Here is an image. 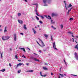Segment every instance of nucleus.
<instances>
[{
  "mask_svg": "<svg viewBox=\"0 0 78 78\" xmlns=\"http://www.w3.org/2000/svg\"><path fill=\"white\" fill-rule=\"evenodd\" d=\"M9 38H10L9 37L3 36L2 37V40H3V41H7V40L9 39Z\"/></svg>",
  "mask_w": 78,
  "mask_h": 78,
  "instance_id": "nucleus-1",
  "label": "nucleus"
},
{
  "mask_svg": "<svg viewBox=\"0 0 78 78\" xmlns=\"http://www.w3.org/2000/svg\"><path fill=\"white\" fill-rule=\"evenodd\" d=\"M39 42H41V44H42V45H40V46L42 48H43V47H44L45 46V44L44 43V42H43V41H42L41 39H39Z\"/></svg>",
  "mask_w": 78,
  "mask_h": 78,
  "instance_id": "nucleus-2",
  "label": "nucleus"
},
{
  "mask_svg": "<svg viewBox=\"0 0 78 78\" xmlns=\"http://www.w3.org/2000/svg\"><path fill=\"white\" fill-rule=\"evenodd\" d=\"M50 0H43V2L44 3V6H48V5H47V2H48V1H50Z\"/></svg>",
  "mask_w": 78,
  "mask_h": 78,
  "instance_id": "nucleus-3",
  "label": "nucleus"
},
{
  "mask_svg": "<svg viewBox=\"0 0 78 78\" xmlns=\"http://www.w3.org/2000/svg\"><path fill=\"white\" fill-rule=\"evenodd\" d=\"M30 58L32 59H33L34 61H38V62H40L39 60L37 59L36 58L34 57H31Z\"/></svg>",
  "mask_w": 78,
  "mask_h": 78,
  "instance_id": "nucleus-4",
  "label": "nucleus"
},
{
  "mask_svg": "<svg viewBox=\"0 0 78 78\" xmlns=\"http://www.w3.org/2000/svg\"><path fill=\"white\" fill-rule=\"evenodd\" d=\"M75 57L76 58V59L78 61V54L77 53L75 52L74 54Z\"/></svg>",
  "mask_w": 78,
  "mask_h": 78,
  "instance_id": "nucleus-5",
  "label": "nucleus"
},
{
  "mask_svg": "<svg viewBox=\"0 0 78 78\" xmlns=\"http://www.w3.org/2000/svg\"><path fill=\"white\" fill-rule=\"evenodd\" d=\"M22 65H23L24 66V64H23L22 63H20L19 64H17L16 66V67H18L19 66H22Z\"/></svg>",
  "mask_w": 78,
  "mask_h": 78,
  "instance_id": "nucleus-6",
  "label": "nucleus"
},
{
  "mask_svg": "<svg viewBox=\"0 0 78 78\" xmlns=\"http://www.w3.org/2000/svg\"><path fill=\"white\" fill-rule=\"evenodd\" d=\"M53 48L55 49H56V50H58L57 48H56V45L55 44V42H54L53 43Z\"/></svg>",
  "mask_w": 78,
  "mask_h": 78,
  "instance_id": "nucleus-7",
  "label": "nucleus"
},
{
  "mask_svg": "<svg viewBox=\"0 0 78 78\" xmlns=\"http://www.w3.org/2000/svg\"><path fill=\"white\" fill-rule=\"evenodd\" d=\"M14 40L16 42L17 40L16 36V34H14Z\"/></svg>",
  "mask_w": 78,
  "mask_h": 78,
  "instance_id": "nucleus-8",
  "label": "nucleus"
},
{
  "mask_svg": "<svg viewBox=\"0 0 78 78\" xmlns=\"http://www.w3.org/2000/svg\"><path fill=\"white\" fill-rule=\"evenodd\" d=\"M18 22L20 24H22L23 23V21L21 20H18Z\"/></svg>",
  "mask_w": 78,
  "mask_h": 78,
  "instance_id": "nucleus-9",
  "label": "nucleus"
},
{
  "mask_svg": "<svg viewBox=\"0 0 78 78\" xmlns=\"http://www.w3.org/2000/svg\"><path fill=\"white\" fill-rule=\"evenodd\" d=\"M20 49H21V50H23V51H24V52H25L26 51H25V49L24 48H20Z\"/></svg>",
  "mask_w": 78,
  "mask_h": 78,
  "instance_id": "nucleus-10",
  "label": "nucleus"
},
{
  "mask_svg": "<svg viewBox=\"0 0 78 78\" xmlns=\"http://www.w3.org/2000/svg\"><path fill=\"white\" fill-rule=\"evenodd\" d=\"M23 28L25 30H27V28L26 26V25H24L23 26Z\"/></svg>",
  "mask_w": 78,
  "mask_h": 78,
  "instance_id": "nucleus-11",
  "label": "nucleus"
},
{
  "mask_svg": "<svg viewBox=\"0 0 78 78\" xmlns=\"http://www.w3.org/2000/svg\"><path fill=\"white\" fill-rule=\"evenodd\" d=\"M7 28L6 27H5L4 33H6L7 32V30H6Z\"/></svg>",
  "mask_w": 78,
  "mask_h": 78,
  "instance_id": "nucleus-12",
  "label": "nucleus"
},
{
  "mask_svg": "<svg viewBox=\"0 0 78 78\" xmlns=\"http://www.w3.org/2000/svg\"><path fill=\"white\" fill-rule=\"evenodd\" d=\"M48 35L47 34H44V37H46V39H47V38L48 37Z\"/></svg>",
  "mask_w": 78,
  "mask_h": 78,
  "instance_id": "nucleus-13",
  "label": "nucleus"
},
{
  "mask_svg": "<svg viewBox=\"0 0 78 78\" xmlns=\"http://www.w3.org/2000/svg\"><path fill=\"white\" fill-rule=\"evenodd\" d=\"M43 68L44 70H48V69H47V68L45 67H43Z\"/></svg>",
  "mask_w": 78,
  "mask_h": 78,
  "instance_id": "nucleus-14",
  "label": "nucleus"
},
{
  "mask_svg": "<svg viewBox=\"0 0 78 78\" xmlns=\"http://www.w3.org/2000/svg\"><path fill=\"white\" fill-rule=\"evenodd\" d=\"M72 6V5H71V4H69V5L67 6V8H70V7H71Z\"/></svg>",
  "mask_w": 78,
  "mask_h": 78,
  "instance_id": "nucleus-15",
  "label": "nucleus"
},
{
  "mask_svg": "<svg viewBox=\"0 0 78 78\" xmlns=\"http://www.w3.org/2000/svg\"><path fill=\"white\" fill-rule=\"evenodd\" d=\"M56 16V14L54 13H52V16Z\"/></svg>",
  "mask_w": 78,
  "mask_h": 78,
  "instance_id": "nucleus-16",
  "label": "nucleus"
},
{
  "mask_svg": "<svg viewBox=\"0 0 78 78\" xmlns=\"http://www.w3.org/2000/svg\"><path fill=\"white\" fill-rule=\"evenodd\" d=\"M78 44H77L75 47V48H76L77 50H78Z\"/></svg>",
  "mask_w": 78,
  "mask_h": 78,
  "instance_id": "nucleus-17",
  "label": "nucleus"
},
{
  "mask_svg": "<svg viewBox=\"0 0 78 78\" xmlns=\"http://www.w3.org/2000/svg\"><path fill=\"white\" fill-rule=\"evenodd\" d=\"M1 72H4L5 71V69H3L1 70H0Z\"/></svg>",
  "mask_w": 78,
  "mask_h": 78,
  "instance_id": "nucleus-18",
  "label": "nucleus"
},
{
  "mask_svg": "<svg viewBox=\"0 0 78 78\" xmlns=\"http://www.w3.org/2000/svg\"><path fill=\"white\" fill-rule=\"evenodd\" d=\"M48 19H51V17L50 16L48 15Z\"/></svg>",
  "mask_w": 78,
  "mask_h": 78,
  "instance_id": "nucleus-19",
  "label": "nucleus"
},
{
  "mask_svg": "<svg viewBox=\"0 0 78 78\" xmlns=\"http://www.w3.org/2000/svg\"><path fill=\"white\" fill-rule=\"evenodd\" d=\"M60 27H61V29H62V28H63V25L62 24L60 25Z\"/></svg>",
  "mask_w": 78,
  "mask_h": 78,
  "instance_id": "nucleus-20",
  "label": "nucleus"
},
{
  "mask_svg": "<svg viewBox=\"0 0 78 78\" xmlns=\"http://www.w3.org/2000/svg\"><path fill=\"white\" fill-rule=\"evenodd\" d=\"M20 16H21V13H18V16L19 17H20Z\"/></svg>",
  "mask_w": 78,
  "mask_h": 78,
  "instance_id": "nucleus-21",
  "label": "nucleus"
},
{
  "mask_svg": "<svg viewBox=\"0 0 78 78\" xmlns=\"http://www.w3.org/2000/svg\"><path fill=\"white\" fill-rule=\"evenodd\" d=\"M35 17H36L37 20H39V18H38L37 16H36Z\"/></svg>",
  "mask_w": 78,
  "mask_h": 78,
  "instance_id": "nucleus-22",
  "label": "nucleus"
},
{
  "mask_svg": "<svg viewBox=\"0 0 78 78\" xmlns=\"http://www.w3.org/2000/svg\"><path fill=\"white\" fill-rule=\"evenodd\" d=\"M40 17L41 18H42V19H44V16H40Z\"/></svg>",
  "mask_w": 78,
  "mask_h": 78,
  "instance_id": "nucleus-23",
  "label": "nucleus"
},
{
  "mask_svg": "<svg viewBox=\"0 0 78 78\" xmlns=\"http://www.w3.org/2000/svg\"><path fill=\"white\" fill-rule=\"evenodd\" d=\"M60 75H61L62 77H64V75H63V74H60Z\"/></svg>",
  "mask_w": 78,
  "mask_h": 78,
  "instance_id": "nucleus-24",
  "label": "nucleus"
},
{
  "mask_svg": "<svg viewBox=\"0 0 78 78\" xmlns=\"http://www.w3.org/2000/svg\"><path fill=\"white\" fill-rule=\"evenodd\" d=\"M64 62L65 64L66 65V66H67V63L66 62V61H65V60H64Z\"/></svg>",
  "mask_w": 78,
  "mask_h": 78,
  "instance_id": "nucleus-25",
  "label": "nucleus"
},
{
  "mask_svg": "<svg viewBox=\"0 0 78 78\" xmlns=\"http://www.w3.org/2000/svg\"><path fill=\"white\" fill-rule=\"evenodd\" d=\"M3 55V53H2L1 54V58H3V56L2 55Z\"/></svg>",
  "mask_w": 78,
  "mask_h": 78,
  "instance_id": "nucleus-26",
  "label": "nucleus"
},
{
  "mask_svg": "<svg viewBox=\"0 0 78 78\" xmlns=\"http://www.w3.org/2000/svg\"><path fill=\"white\" fill-rule=\"evenodd\" d=\"M68 33L69 34H73V33H72L71 32H68Z\"/></svg>",
  "mask_w": 78,
  "mask_h": 78,
  "instance_id": "nucleus-27",
  "label": "nucleus"
},
{
  "mask_svg": "<svg viewBox=\"0 0 78 78\" xmlns=\"http://www.w3.org/2000/svg\"><path fill=\"white\" fill-rule=\"evenodd\" d=\"M37 4H38L37 3H36L35 4H32L33 5H37Z\"/></svg>",
  "mask_w": 78,
  "mask_h": 78,
  "instance_id": "nucleus-28",
  "label": "nucleus"
},
{
  "mask_svg": "<svg viewBox=\"0 0 78 78\" xmlns=\"http://www.w3.org/2000/svg\"><path fill=\"white\" fill-rule=\"evenodd\" d=\"M33 32H34V34H36V33H37V32H36V30H34V31H33Z\"/></svg>",
  "mask_w": 78,
  "mask_h": 78,
  "instance_id": "nucleus-29",
  "label": "nucleus"
},
{
  "mask_svg": "<svg viewBox=\"0 0 78 78\" xmlns=\"http://www.w3.org/2000/svg\"><path fill=\"white\" fill-rule=\"evenodd\" d=\"M20 72H21V71L20 70H19L18 71V73H20Z\"/></svg>",
  "mask_w": 78,
  "mask_h": 78,
  "instance_id": "nucleus-30",
  "label": "nucleus"
},
{
  "mask_svg": "<svg viewBox=\"0 0 78 78\" xmlns=\"http://www.w3.org/2000/svg\"><path fill=\"white\" fill-rule=\"evenodd\" d=\"M72 9V8H71L70 9H69L68 10V12H70V11H71V10Z\"/></svg>",
  "mask_w": 78,
  "mask_h": 78,
  "instance_id": "nucleus-31",
  "label": "nucleus"
},
{
  "mask_svg": "<svg viewBox=\"0 0 78 78\" xmlns=\"http://www.w3.org/2000/svg\"><path fill=\"white\" fill-rule=\"evenodd\" d=\"M39 22L40 23H41V24H42V23H42V21H41V20H40V21H39Z\"/></svg>",
  "mask_w": 78,
  "mask_h": 78,
  "instance_id": "nucleus-32",
  "label": "nucleus"
},
{
  "mask_svg": "<svg viewBox=\"0 0 78 78\" xmlns=\"http://www.w3.org/2000/svg\"><path fill=\"white\" fill-rule=\"evenodd\" d=\"M40 75H41V76H43V75H42V72H40Z\"/></svg>",
  "mask_w": 78,
  "mask_h": 78,
  "instance_id": "nucleus-33",
  "label": "nucleus"
},
{
  "mask_svg": "<svg viewBox=\"0 0 78 78\" xmlns=\"http://www.w3.org/2000/svg\"><path fill=\"white\" fill-rule=\"evenodd\" d=\"M44 16L47 18V19H48V16H47V15H44Z\"/></svg>",
  "mask_w": 78,
  "mask_h": 78,
  "instance_id": "nucleus-34",
  "label": "nucleus"
},
{
  "mask_svg": "<svg viewBox=\"0 0 78 78\" xmlns=\"http://www.w3.org/2000/svg\"><path fill=\"white\" fill-rule=\"evenodd\" d=\"M15 58L16 59H17V55H16L15 56Z\"/></svg>",
  "mask_w": 78,
  "mask_h": 78,
  "instance_id": "nucleus-35",
  "label": "nucleus"
},
{
  "mask_svg": "<svg viewBox=\"0 0 78 78\" xmlns=\"http://www.w3.org/2000/svg\"><path fill=\"white\" fill-rule=\"evenodd\" d=\"M36 6V9H37V8H38V4H37Z\"/></svg>",
  "mask_w": 78,
  "mask_h": 78,
  "instance_id": "nucleus-36",
  "label": "nucleus"
},
{
  "mask_svg": "<svg viewBox=\"0 0 78 78\" xmlns=\"http://www.w3.org/2000/svg\"><path fill=\"white\" fill-rule=\"evenodd\" d=\"M73 20V18H70L69 19L70 20Z\"/></svg>",
  "mask_w": 78,
  "mask_h": 78,
  "instance_id": "nucleus-37",
  "label": "nucleus"
},
{
  "mask_svg": "<svg viewBox=\"0 0 78 78\" xmlns=\"http://www.w3.org/2000/svg\"><path fill=\"white\" fill-rule=\"evenodd\" d=\"M51 41H53V37H52V36H51Z\"/></svg>",
  "mask_w": 78,
  "mask_h": 78,
  "instance_id": "nucleus-38",
  "label": "nucleus"
},
{
  "mask_svg": "<svg viewBox=\"0 0 78 78\" xmlns=\"http://www.w3.org/2000/svg\"><path fill=\"white\" fill-rule=\"evenodd\" d=\"M37 44H38V45L40 46V45H41V44H40L39 43V42H38L37 41Z\"/></svg>",
  "mask_w": 78,
  "mask_h": 78,
  "instance_id": "nucleus-39",
  "label": "nucleus"
},
{
  "mask_svg": "<svg viewBox=\"0 0 78 78\" xmlns=\"http://www.w3.org/2000/svg\"><path fill=\"white\" fill-rule=\"evenodd\" d=\"M36 14L37 15V16H39V15L38 14V13H36Z\"/></svg>",
  "mask_w": 78,
  "mask_h": 78,
  "instance_id": "nucleus-40",
  "label": "nucleus"
},
{
  "mask_svg": "<svg viewBox=\"0 0 78 78\" xmlns=\"http://www.w3.org/2000/svg\"><path fill=\"white\" fill-rule=\"evenodd\" d=\"M32 30H33V31H35V30H34V28H32Z\"/></svg>",
  "mask_w": 78,
  "mask_h": 78,
  "instance_id": "nucleus-41",
  "label": "nucleus"
},
{
  "mask_svg": "<svg viewBox=\"0 0 78 78\" xmlns=\"http://www.w3.org/2000/svg\"><path fill=\"white\" fill-rule=\"evenodd\" d=\"M35 12H36V14L37 13V9H35Z\"/></svg>",
  "mask_w": 78,
  "mask_h": 78,
  "instance_id": "nucleus-42",
  "label": "nucleus"
},
{
  "mask_svg": "<svg viewBox=\"0 0 78 78\" xmlns=\"http://www.w3.org/2000/svg\"><path fill=\"white\" fill-rule=\"evenodd\" d=\"M73 75V76H77V75H73V74H72V75Z\"/></svg>",
  "mask_w": 78,
  "mask_h": 78,
  "instance_id": "nucleus-43",
  "label": "nucleus"
},
{
  "mask_svg": "<svg viewBox=\"0 0 78 78\" xmlns=\"http://www.w3.org/2000/svg\"><path fill=\"white\" fill-rule=\"evenodd\" d=\"M30 72H33V70H30Z\"/></svg>",
  "mask_w": 78,
  "mask_h": 78,
  "instance_id": "nucleus-44",
  "label": "nucleus"
},
{
  "mask_svg": "<svg viewBox=\"0 0 78 78\" xmlns=\"http://www.w3.org/2000/svg\"><path fill=\"white\" fill-rule=\"evenodd\" d=\"M22 57H23V58H26V57H25V56H23V55H22Z\"/></svg>",
  "mask_w": 78,
  "mask_h": 78,
  "instance_id": "nucleus-45",
  "label": "nucleus"
},
{
  "mask_svg": "<svg viewBox=\"0 0 78 78\" xmlns=\"http://www.w3.org/2000/svg\"><path fill=\"white\" fill-rule=\"evenodd\" d=\"M73 42H74V41H75V39H74L73 38Z\"/></svg>",
  "mask_w": 78,
  "mask_h": 78,
  "instance_id": "nucleus-46",
  "label": "nucleus"
},
{
  "mask_svg": "<svg viewBox=\"0 0 78 78\" xmlns=\"http://www.w3.org/2000/svg\"><path fill=\"white\" fill-rule=\"evenodd\" d=\"M20 34H21V35H23V33H20Z\"/></svg>",
  "mask_w": 78,
  "mask_h": 78,
  "instance_id": "nucleus-47",
  "label": "nucleus"
},
{
  "mask_svg": "<svg viewBox=\"0 0 78 78\" xmlns=\"http://www.w3.org/2000/svg\"><path fill=\"white\" fill-rule=\"evenodd\" d=\"M9 66L10 67H11V66H12L11 64V63H9Z\"/></svg>",
  "mask_w": 78,
  "mask_h": 78,
  "instance_id": "nucleus-48",
  "label": "nucleus"
},
{
  "mask_svg": "<svg viewBox=\"0 0 78 78\" xmlns=\"http://www.w3.org/2000/svg\"><path fill=\"white\" fill-rule=\"evenodd\" d=\"M39 52H40V53H42V51H41V50H39Z\"/></svg>",
  "mask_w": 78,
  "mask_h": 78,
  "instance_id": "nucleus-49",
  "label": "nucleus"
},
{
  "mask_svg": "<svg viewBox=\"0 0 78 78\" xmlns=\"http://www.w3.org/2000/svg\"><path fill=\"white\" fill-rule=\"evenodd\" d=\"M27 72H30V70H27Z\"/></svg>",
  "mask_w": 78,
  "mask_h": 78,
  "instance_id": "nucleus-50",
  "label": "nucleus"
},
{
  "mask_svg": "<svg viewBox=\"0 0 78 78\" xmlns=\"http://www.w3.org/2000/svg\"><path fill=\"white\" fill-rule=\"evenodd\" d=\"M51 23L53 24V20H51Z\"/></svg>",
  "mask_w": 78,
  "mask_h": 78,
  "instance_id": "nucleus-51",
  "label": "nucleus"
},
{
  "mask_svg": "<svg viewBox=\"0 0 78 78\" xmlns=\"http://www.w3.org/2000/svg\"><path fill=\"white\" fill-rule=\"evenodd\" d=\"M28 64H29V63H27V64H26V65H27V66H28Z\"/></svg>",
  "mask_w": 78,
  "mask_h": 78,
  "instance_id": "nucleus-52",
  "label": "nucleus"
},
{
  "mask_svg": "<svg viewBox=\"0 0 78 78\" xmlns=\"http://www.w3.org/2000/svg\"><path fill=\"white\" fill-rule=\"evenodd\" d=\"M34 55H38L37 54H36V53H34Z\"/></svg>",
  "mask_w": 78,
  "mask_h": 78,
  "instance_id": "nucleus-53",
  "label": "nucleus"
},
{
  "mask_svg": "<svg viewBox=\"0 0 78 78\" xmlns=\"http://www.w3.org/2000/svg\"><path fill=\"white\" fill-rule=\"evenodd\" d=\"M65 7H66V10H67V7L66 6H65Z\"/></svg>",
  "mask_w": 78,
  "mask_h": 78,
  "instance_id": "nucleus-54",
  "label": "nucleus"
},
{
  "mask_svg": "<svg viewBox=\"0 0 78 78\" xmlns=\"http://www.w3.org/2000/svg\"><path fill=\"white\" fill-rule=\"evenodd\" d=\"M10 51H12V49H11V48H10Z\"/></svg>",
  "mask_w": 78,
  "mask_h": 78,
  "instance_id": "nucleus-55",
  "label": "nucleus"
},
{
  "mask_svg": "<svg viewBox=\"0 0 78 78\" xmlns=\"http://www.w3.org/2000/svg\"><path fill=\"white\" fill-rule=\"evenodd\" d=\"M43 76H44V77H45V76H46V75H44Z\"/></svg>",
  "mask_w": 78,
  "mask_h": 78,
  "instance_id": "nucleus-56",
  "label": "nucleus"
},
{
  "mask_svg": "<svg viewBox=\"0 0 78 78\" xmlns=\"http://www.w3.org/2000/svg\"><path fill=\"white\" fill-rule=\"evenodd\" d=\"M25 2H27V0H24Z\"/></svg>",
  "mask_w": 78,
  "mask_h": 78,
  "instance_id": "nucleus-57",
  "label": "nucleus"
},
{
  "mask_svg": "<svg viewBox=\"0 0 78 78\" xmlns=\"http://www.w3.org/2000/svg\"><path fill=\"white\" fill-rule=\"evenodd\" d=\"M27 49H28V50H29V51H30V49H29V48H27Z\"/></svg>",
  "mask_w": 78,
  "mask_h": 78,
  "instance_id": "nucleus-58",
  "label": "nucleus"
},
{
  "mask_svg": "<svg viewBox=\"0 0 78 78\" xmlns=\"http://www.w3.org/2000/svg\"><path fill=\"white\" fill-rule=\"evenodd\" d=\"M51 28H54V27H53V26H51Z\"/></svg>",
  "mask_w": 78,
  "mask_h": 78,
  "instance_id": "nucleus-59",
  "label": "nucleus"
},
{
  "mask_svg": "<svg viewBox=\"0 0 78 78\" xmlns=\"http://www.w3.org/2000/svg\"><path fill=\"white\" fill-rule=\"evenodd\" d=\"M45 65H47V63H45Z\"/></svg>",
  "mask_w": 78,
  "mask_h": 78,
  "instance_id": "nucleus-60",
  "label": "nucleus"
},
{
  "mask_svg": "<svg viewBox=\"0 0 78 78\" xmlns=\"http://www.w3.org/2000/svg\"><path fill=\"white\" fill-rule=\"evenodd\" d=\"M67 14H69V12H68Z\"/></svg>",
  "mask_w": 78,
  "mask_h": 78,
  "instance_id": "nucleus-61",
  "label": "nucleus"
},
{
  "mask_svg": "<svg viewBox=\"0 0 78 78\" xmlns=\"http://www.w3.org/2000/svg\"><path fill=\"white\" fill-rule=\"evenodd\" d=\"M0 31H2V29H0Z\"/></svg>",
  "mask_w": 78,
  "mask_h": 78,
  "instance_id": "nucleus-62",
  "label": "nucleus"
},
{
  "mask_svg": "<svg viewBox=\"0 0 78 78\" xmlns=\"http://www.w3.org/2000/svg\"><path fill=\"white\" fill-rule=\"evenodd\" d=\"M51 75H53V73H51Z\"/></svg>",
  "mask_w": 78,
  "mask_h": 78,
  "instance_id": "nucleus-63",
  "label": "nucleus"
},
{
  "mask_svg": "<svg viewBox=\"0 0 78 78\" xmlns=\"http://www.w3.org/2000/svg\"><path fill=\"white\" fill-rule=\"evenodd\" d=\"M55 23V22H54L53 23Z\"/></svg>",
  "mask_w": 78,
  "mask_h": 78,
  "instance_id": "nucleus-64",
  "label": "nucleus"
}]
</instances>
